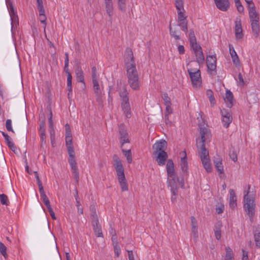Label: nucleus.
Here are the masks:
<instances>
[{
    "label": "nucleus",
    "mask_w": 260,
    "mask_h": 260,
    "mask_svg": "<svg viewBox=\"0 0 260 260\" xmlns=\"http://www.w3.org/2000/svg\"><path fill=\"white\" fill-rule=\"evenodd\" d=\"M125 66L127 82L132 89L138 90L140 89V81L133 52L127 48L125 50Z\"/></svg>",
    "instance_id": "nucleus-1"
},
{
    "label": "nucleus",
    "mask_w": 260,
    "mask_h": 260,
    "mask_svg": "<svg viewBox=\"0 0 260 260\" xmlns=\"http://www.w3.org/2000/svg\"><path fill=\"white\" fill-rule=\"evenodd\" d=\"M167 172V185L170 187L172 193L171 201L175 202L176 201L178 194V183L181 187H184V179L183 177H178L176 180L175 172L174 170V165L173 160L171 159L168 160L166 165Z\"/></svg>",
    "instance_id": "nucleus-2"
},
{
    "label": "nucleus",
    "mask_w": 260,
    "mask_h": 260,
    "mask_svg": "<svg viewBox=\"0 0 260 260\" xmlns=\"http://www.w3.org/2000/svg\"><path fill=\"white\" fill-rule=\"evenodd\" d=\"M250 186L248 185V190L244 191V208L248 214L251 222L253 221V217L255 214V200L253 193H250L249 191Z\"/></svg>",
    "instance_id": "nucleus-3"
},
{
    "label": "nucleus",
    "mask_w": 260,
    "mask_h": 260,
    "mask_svg": "<svg viewBox=\"0 0 260 260\" xmlns=\"http://www.w3.org/2000/svg\"><path fill=\"white\" fill-rule=\"evenodd\" d=\"M119 94L121 98V106L122 111L126 117L129 118L131 117L132 114L128 96V92L125 86H123L122 89L119 90Z\"/></svg>",
    "instance_id": "nucleus-4"
},
{
    "label": "nucleus",
    "mask_w": 260,
    "mask_h": 260,
    "mask_svg": "<svg viewBox=\"0 0 260 260\" xmlns=\"http://www.w3.org/2000/svg\"><path fill=\"white\" fill-rule=\"evenodd\" d=\"M249 16L253 34L257 38L260 31L258 13L256 11L255 9H253L249 10Z\"/></svg>",
    "instance_id": "nucleus-5"
},
{
    "label": "nucleus",
    "mask_w": 260,
    "mask_h": 260,
    "mask_svg": "<svg viewBox=\"0 0 260 260\" xmlns=\"http://www.w3.org/2000/svg\"><path fill=\"white\" fill-rule=\"evenodd\" d=\"M7 6L9 12L11 20V31L12 34L14 33L15 30L17 28L19 24L18 17L17 15V12L14 10L12 3L9 1H6Z\"/></svg>",
    "instance_id": "nucleus-6"
},
{
    "label": "nucleus",
    "mask_w": 260,
    "mask_h": 260,
    "mask_svg": "<svg viewBox=\"0 0 260 260\" xmlns=\"http://www.w3.org/2000/svg\"><path fill=\"white\" fill-rule=\"evenodd\" d=\"M200 134L201 138L197 139V146L199 147L200 143H207L211 140V133L209 129L206 127L200 126Z\"/></svg>",
    "instance_id": "nucleus-7"
},
{
    "label": "nucleus",
    "mask_w": 260,
    "mask_h": 260,
    "mask_svg": "<svg viewBox=\"0 0 260 260\" xmlns=\"http://www.w3.org/2000/svg\"><path fill=\"white\" fill-rule=\"evenodd\" d=\"M216 57L215 54L212 55H207L206 58L207 67L208 71L209 72H216Z\"/></svg>",
    "instance_id": "nucleus-8"
},
{
    "label": "nucleus",
    "mask_w": 260,
    "mask_h": 260,
    "mask_svg": "<svg viewBox=\"0 0 260 260\" xmlns=\"http://www.w3.org/2000/svg\"><path fill=\"white\" fill-rule=\"evenodd\" d=\"M119 133L120 135L119 139L120 140L121 147H123L124 143L129 142L128 134L125 129L123 124H121L119 125Z\"/></svg>",
    "instance_id": "nucleus-9"
},
{
    "label": "nucleus",
    "mask_w": 260,
    "mask_h": 260,
    "mask_svg": "<svg viewBox=\"0 0 260 260\" xmlns=\"http://www.w3.org/2000/svg\"><path fill=\"white\" fill-rule=\"evenodd\" d=\"M189 76L192 86L194 88H198L201 86L202 84V79L200 71H197V73H190Z\"/></svg>",
    "instance_id": "nucleus-10"
},
{
    "label": "nucleus",
    "mask_w": 260,
    "mask_h": 260,
    "mask_svg": "<svg viewBox=\"0 0 260 260\" xmlns=\"http://www.w3.org/2000/svg\"><path fill=\"white\" fill-rule=\"evenodd\" d=\"M92 83L93 85L94 92L96 96V101L99 104H102L103 103L102 100V93L100 88L98 79L92 80Z\"/></svg>",
    "instance_id": "nucleus-11"
},
{
    "label": "nucleus",
    "mask_w": 260,
    "mask_h": 260,
    "mask_svg": "<svg viewBox=\"0 0 260 260\" xmlns=\"http://www.w3.org/2000/svg\"><path fill=\"white\" fill-rule=\"evenodd\" d=\"M167 147V143L165 140H161L156 141L152 146L154 150L153 154L161 152V151H165Z\"/></svg>",
    "instance_id": "nucleus-12"
},
{
    "label": "nucleus",
    "mask_w": 260,
    "mask_h": 260,
    "mask_svg": "<svg viewBox=\"0 0 260 260\" xmlns=\"http://www.w3.org/2000/svg\"><path fill=\"white\" fill-rule=\"evenodd\" d=\"M235 37L237 40L241 39L243 37L240 18L237 17L235 20Z\"/></svg>",
    "instance_id": "nucleus-13"
},
{
    "label": "nucleus",
    "mask_w": 260,
    "mask_h": 260,
    "mask_svg": "<svg viewBox=\"0 0 260 260\" xmlns=\"http://www.w3.org/2000/svg\"><path fill=\"white\" fill-rule=\"evenodd\" d=\"M118 180L122 191L128 190V185L125 177L124 171L116 173Z\"/></svg>",
    "instance_id": "nucleus-14"
},
{
    "label": "nucleus",
    "mask_w": 260,
    "mask_h": 260,
    "mask_svg": "<svg viewBox=\"0 0 260 260\" xmlns=\"http://www.w3.org/2000/svg\"><path fill=\"white\" fill-rule=\"evenodd\" d=\"M221 113L222 116V121L223 126L227 128L232 121V116L230 113L225 109L221 110Z\"/></svg>",
    "instance_id": "nucleus-15"
},
{
    "label": "nucleus",
    "mask_w": 260,
    "mask_h": 260,
    "mask_svg": "<svg viewBox=\"0 0 260 260\" xmlns=\"http://www.w3.org/2000/svg\"><path fill=\"white\" fill-rule=\"evenodd\" d=\"M197 148L201 160L209 158V152L205 148V143H200Z\"/></svg>",
    "instance_id": "nucleus-16"
},
{
    "label": "nucleus",
    "mask_w": 260,
    "mask_h": 260,
    "mask_svg": "<svg viewBox=\"0 0 260 260\" xmlns=\"http://www.w3.org/2000/svg\"><path fill=\"white\" fill-rule=\"evenodd\" d=\"M156 156V161L159 166H164L165 165L166 161L168 158V154L165 151H161V152H159L154 154Z\"/></svg>",
    "instance_id": "nucleus-17"
},
{
    "label": "nucleus",
    "mask_w": 260,
    "mask_h": 260,
    "mask_svg": "<svg viewBox=\"0 0 260 260\" xmlns=\"http://www.w3.org/2000/svg\"><path fill=\"white\" fill-rule=\"evenodd\" d=\"M213 162L218 173L220 174L223 173V166L222 164V159L221 157L219 155H217L214 157Z\"/></svg>",
    "instance_id": "nucleus-18"
},
{
    "label": "nucleus",
    "mask_w": 260,
    "mask_h": 260,
    "mask_svg": "<svg viewBox=\"0 0 260 260\" xmlns=\"http://www.w3.org/2000/svg\"><path fill=\"white\" fill-rule=\"evenodd\" d=\"M68 154L69 155L68 161L72 171L78 170V169L76 160L75 159V152L71 151V152H68Z\"/></svg>",
    "instance_id": "nucleus-19"
},
{
    "label": "nucleus",
    "mask_w": 260,
    "mask_h": 260,
    "mask_svg": "<svg viewBox=\"0 0 260 260\" xmlns=\"http://www.w3.org/2000/svg\"><path fill=\"white\" fill-rule=\"evenodd\" d=\"M215 3L217 8L222 11H226L230 7L229 0H220Z\"/></svg>",
    "instance_id": "nucleus-20"
},
{
    "label": "nucleus",
    "mask_w": 260,
    "mask_h": 260,
    "mask_svg": "<svg viewBox=\"0 0 260 260\" xmlns=\"http://www.w3.org/2000/svg\"><path fill=\"white\" fill-rule=\"evenodd\" d=\"M229 204L232 209H235L237 207V198L235 191L233 189L230 190Z\"/></svg>",
    "instance_id": "nucleus-21"
},
{
    "label": "nucleus",
    "mask_w": 260,
    "mask_h": 260,
    "mask_svg": "<svg viewBox=\"0 0 260 260\" xmlns=\"http://www.w3.org/2000/svg\"><path fill=\"white\" fill-rule=\"evenodd\" d=\"M184 156L181 159L180 167L183 175H187L188 164L187 161V157L186 152L183 151Z\"/></svg>",
    "instance_id": "nucleus-22"
},
{
    "label": "nucleus",
    "mask_w": 260,
    "mask_h": 260,
    "mask_svg": "<svg viewBox=\"0 0 260 260\" xmlns=\"http://www.w3.org/2000/svg\"><path fill=\"white\" fill-rule=\"evenodd\" d=\"M113 160L115 162L114 166L116 173L124 171L122 164L118 156L116 154L113 155Z\"/></svg>",
    "instance_id": "nucleus-23"
},
{
    "label": "nucleus",
    "mask_w": 260,
    "mask_h": 260,
    "mask_svg": "<svg viewBox=\"0 0 260 260\" xmlns=\"http://www.w3.org/2000/svg\"><path fill=\"white\" fill-rule=\"evenodd\" d=\"M2 134L5 138V140L7 143L8 146L13 151H15V149L16 148L15 146L14 143L12 142V139L10 136L6 133L4 132H2Z\"/></svg>",
    "instance_id": "nucleus-24"
},
{
    "label": "nucleus",
    "mask_w": 260,
    "mask_h": 260,
    "mask_svg": "<svg viewBox=\"0 0 260 260\" xmlns=\"http://www.w3.org/2000/svg\"><path fill=\"white\" fill-rule=\"evenodd\" d=\"M224 101L228 107L231 108L233 106V94L230 90H227L224 98Z\"/></svg>",
    "instance_id": "nucleus-25"
},
{
    "label": "nucleus",
    "mask_w": 260,
    "mask_h": 260,
    "mask_svg": "<svg viewBox=\"0 0 260 260\" xmlns=\"http://www.w3.org/2000/svg\"><path fill=\"white\" fill-rule=\"evenodd\" d=\"M170 35L175 40H178L181 39V32L179 29L173 28L171 27V24L169 25Z\"/></svg>",
    "instance_id": "nucleus-26"
},
{
    "label": "nucleus",
    "mask_w": 260,
    "mask_h": 260,
    "mask_svg": "<svg viewBox=\"0 0 260 260\" xmlns=\"http://www.w3.org/2000/svg\"><path fill=\"white\" fill-rule=\"evenodd\" d=\"M75 74L77 80L78 82L84 83V78L83 76V72L80 66H78L75 69Z\"/></svg>",
    "instance_id": "nucleus-27"
},
{
    "label": "nucleus",
    "mask_w": 260,
    "mask_h": 260,
    "mask_svg": "<svg viewBox=\"0 0 260 260\" xmlns=\"http://www.w3.org/2000/svg\"><path fill=\"white\" fill-rule=\"evenodd\" d=\"M176 8L177 10L178 21L185 20L187 16L184 14L185 11L184 6L176 7Z\"/></svg>",
    "instance_id": "nucleus-28"
},
{
    "label": "nucleus",
    "mask_w": 260,
    "mask_h": 260,
    "mask_svg": "<svg viewBox=\"0 0 260 260\" xmlns=\"http://www.w3.org/2000/svg\"><path fill=\"white\" fill-rule=\"evenodd\" d=\"M254 241L257 248L260 247V228H256L253 231Z\"/></svg>",
    "instance_id": "nucleus-29"
},
{
    "label": "nucleus",
    "mask_w": 260,
    "mask_h": 260,
    "mask_svg": "<svg viewBox=\"0 0 260 260\" xmlns=\"http://www.w3.org/2000/svg\"><path fill=\"white\" fill-rule=\"evenodd\" d=\"M191 224L192 228V232L193 233L194 236L196 237H198V222L197 220L194 216H191Z\"/></svg>",
    "instance_id": "nucleus-30"
},
{
    "label": "nucleus",
    "mask_w": 260,
    "mask_h": 260,
    "mask_svg": "<svg viewBox=\"0 0 260 260\" xmlns=\"http://www.w3.org/2000/svg\"><path fill=\"white\" fill-rule=\"evenodd\" d=\"M105 2V8L108 16L111 18L113 14V6L112 1H108Z\"/></svg>",
    "instance_id": "nucleus-31"
},
{
    "label": "nucleus",
    "mask_w": 260,
    "mask_h": 260,
    "mask_svg": "<svg viewBox=\"0 0 260 260\" xmlns=\"http://www.w3.org/2000/svg\"><path fill=\"white\" fill-rule=\"evenodd\" d=\"M196 56V61L199 63V64H203L205 61V57L203 54V52L202 49L199 50V51L194 53Z\"/></svg>",
    "instance_id": "nucleus-32"
},
{
    "label": "nucleus",
    "mask_w": 260,
    "mask_h": 260,
    "mask_svg": "<svg viewBox=\"0 0 260 260\" xmlns=\"http://www.w3.org/2000/svg\"><path fill=\"white\" fill-rule=\"evenodd\" d=\"M66 143L68 152H75L72 143V137H66Z\"/></svg>",
    "instance_id": "nucleus-33"
},
{
    "label": "nucleus",
    "mask_w": 260,
    "mask_h": 260,
    "mask_svg": "<svg viewBox=\"0 0 260 260\" xmlns=\"http://www.w3.org/2000/svg\"><path fill=\"white\" fill-rule=\"evenodd\" d=\"M204 168L207 172H210L212 170L209 158L201 160Z\"/></svg>",
    "instance_id": "nucleus-34"
},
{
    "label": "nucleus",
    "mask_w": 260,
    "mask_h": 260,
    "mask_svg": "<svg viewBox=\"0 0 260 260\" xmlns=\"http://www.w3.org/2000/svg\"><path fill=\"white\" fill-rule=\"evenodd\" d=\"M67 87L69 92L72 91V76L69 71H67Z\"/></svg>",
    "instance_id": "nucleus-35"
},
{
    "label": "nucleus",
    "mask_w": 260,
    "mask_h": 260,
    "mask_svg": "<svg viewBox=\"0 0 260 260\" xmlns=\"http://www.w3.org/2000/svg\"><path fill=\"white\" fill-rule=\"evenodd\" d=\"M179 22V23L176 26L181 27L182 30L184 31L185 34L186 35L188 31L187 21L186 19L185 20H182Z\"/></svg>",
    "instance_id": "nucleus-36"
},
{
    "label": "nucleus",
    "mask_w": 260,
    "mask_h": 260,
    "mask_svg": "<svg viewBox=\"0 0 260 260\" xmlns=\"http://www.w3.org/2000/svg\"><path fill=\"white\" fill-rule=\"evenodd\" d=\"M122 151L124 156L126 157L127 162L129 164L131 163L132 161V157L131 150H125L122 149Z\"/></svg>",
    "instance_id": "nucleus-37"
},
{
    "label": "nucleus",
    "mask_w": 260,
    "mask_h": 260,
    "mask_svg": "<svg viewBox=\"0 0 260 260\" xmlns=\"http://www.w3.org/2000/svg\"><path fill=\"white\" fill-rule=\"evenodd\" d=\"M94 232L96 235L98 237H103V235L102 232L100 224H98L96 226H92Z\"/></svg>",
    "instance_id": "nucleus-38"
},
{
    "label": "nucleus",
    "mask_w": 260,
    "mask_h": 260,
    "mask_svg": "<svg viewBox=\"0 0 260 260\" xmlns=\"http://www.w3.org/2000/svg\"><path fill=\"white\" fill-rule=\"evenodd\" d=\"M118 5L119 9L123 12L126 11L125 0H118Z\"/></svg>",
    "instance_id": "nucleus-39"
},
{
    "label": "nucleus",
    "mask_w": 260,
    "mask_h": 260,
    "mask_svg": "<svg viewBox=\"0 0 260 260\" xmlns=\"http://www.w3.org/2000/svg\"><path fill=\"white\" fill-rule=\"evenodd\" d=\"M7 249L6 246L2 242H0V252L5 258L8 257Z\"/></svg>",
    "instance_id": "nucleus-40"
},
{
    "label": "nucleus",
    "mask_w": 260,
    "mask_h": 260,
    "mask_svg": "<svg viewBox=\"0 0 260 260\" xmlns=\"http://www.w3.org/2000/svg\"><path fill=\"white\" fill-rule=\"evenodd\" d=\"M190 45L193 50L194 53L202 49L201 46L197 44V41H194L193 43H190Z\"/></svg>",
    "instance_id": "nucleus-41"
},
{
    "label": "nucleus",
    "mask_w": 260,
    "mask_h": 260,
    "mask_svg": "<svg viewBox=\"0 0 260 260\" xmlns=\"http://www.w3.org/2000/svg\"><path fill=\"white\" fill-rule=\"evenodd\" d=\"M0 201L2 205L6 206L9 205V201L8 197L5 194H0Z\"/></svg>",
    "instance_id": "nucleus-42"
},
{
    "label": "nucleus",
    "mask_w": 260,
    "mask_h": 260,
    "mask_svg": "<svg viewBox=\"0 0 260 260\" xmlns=\"http://www.w3.org/2000/svg\"><path fill=\"white\" fill-rule=\"evenodd\" d=\"M226 255L224 260H231L233 258V253L232 249L229 247H226L225 249Z\"/></svg>",
    "instance_id": "nucleus-43"
},
{
    "label": "nucleus",
    "mask_w": 260,
    "mask_h": 260,
    "mask_svg": "<svg viewBox=\"0 0 260 260\" xmlns=\"http://www.w3.org/2000/svg\"><path fill=\"white\" fill-rule=\"evenodd\" d=\"M215 236L217 240H219L221 238L220 225L219 226L216 225L214 229Z\"/></svg>",
    "instance_id": "nucleus-44"
},
{
    "label": "nucleus",
    "mask_w": 260,
    "mask_h": 260,
    "mask_svg": "<svg viewBox=\"0 0 260 260\" xmlns=\"http://www.w3.org/2000/svg\"><path fill=\"white\" fill-rule=\"evenodd\" d=\"M114 253L117 257H119V255L121 253V249L120 246L118 245V243H114Z\"/></svg>",
    "instance_id": "nucleus-45"
},
{
    "label": "nucleus",
    "mask_w": 260,
    "mask_h": 260,
    "mask_svg": "<svg viewBox=\"0 0 260 260\" xmlns=\"http://www.w3.org/2000/svg\"><path fill=\"white\" fill-rule=\"evenodd\" d=\"M162 99L164 100L165 105H172L170 98L169 97L167 93H164L162 94Z\"/></svg>",
    "instance_id": "nucleus-46"
},
{
    "label": "nucleus",
    "mask_w": 260,
    "mask_h": 260,
    "mask_svg": "<svg viewBox=\"0 0 260 260\" xmlns=\"http://www.w3.org/2000/svg\"><path fill=\"white\" fill-rule=\"evenodd\" d=\"M232 59L233 63L236 67H240L241 66V63L238 55L232 57Z\"/></svg>",
    "instance_id": "nucleus-47"
},
{
    "label": "nucleus",
    "mask_w": 260,
    "mask_h": 260,
    "mask_svg": "<svg viewBox=\"0 0 260 260\" xmlns=\"http://www.w3.org/2000/svg\"><path fill=\"white\" fill-rule=\"evenodd\" d=\"M189 40L190 43H193L194 41H197L194 31L192 29L189 30Z\"/></svg>",
    "instance_id": "nucleus-48"
},
{
    "label": "nucleus",
    "mask_w": 260,
    "mask_h": 260,
    "mask_svg": "<svg viewBox=\"0 0 260 260\" xmlns=\"http://www.w3.org/2000/svg\"><path fill=\"white\" fill-rule=\"evenodd\" d=\"M6 127L7 131L12 132L14 133V131L12 127V121L11 119H7L6 122Z\"/></svg>",
    "instance_id": "nucleus-49"
},
{
    "label": "nucleus",
    "mask_w": 260,
    "mask_h": 260,
    "mask_svg": "<svg viewBox=\"0 0 260 260\" xmlns=\"http://www.w3.org/2000/svg\"><path fill=\"white\" fill-rule=\"evenodd\" d=\"M41 199L42 200L47 208L51 206L50 201L46 195L41 197Z\"/></svg>",
    "instance_id": "nucleus-50"
},
{
    "label": "nucleus",
    "mask_w": 260,
    "mask_h": 260,
    "mask_svg": "<svg viewBox=\"0 0 260 260\" xmlns=\"http://www.w3.org/2000/svg\"><path fill=\"white\" fill-rule=\"evenodd\" d=\"M66 129V137H72L71 130L69 124L67 123L65 125Z\"/></svg>",
    "instance_id": "nucleus-51"
},
{
    "label": "nucleus",
    "mask_w": 260,
    "mask_h": 260,
    "mask_svg": "<svg viewBox=\"0 0 260 260\" xmlns=\"http://www.w3.org/2000/svg\"><path fill=\"white\" fill-rule=\"evenodd\" d=\"M39 133H45V122L44 120L40 123Z\"/></svg>",
    "instance_id": "nucleus-52"
},
{
    "label": "nucleus",
    "mask_w": 260,
    "mask_h": 260,
    "mask_svg": "<svg viewBox=\"0 0 260 260\" xmlns=\"http://www.w3.org/2000/svg\"><path fill=\"white\" fill-rule=\"evenodd\" d=\"M91 220L92 226H96L98 224H99L98 215H92L91 216Z\"/></svg>",
    "instance_id": "nucleus-53"
},
{
    "label": "nucleus",
    "mask_w": 260,
    "mask_h": 260,
    "mask_svg": "<svg viewBox=\"0 0 260 260\" xmlns=\"http://www.w3.org/2000/svg\"><path fill=\"white\" fill-rule=\"evenodd\" d=\"M230 158L234 161L236 162L237 161V156L236 153L234 151H231L229 154Z\"/></svg>",
    "instance_id": "nucleus-54"
},
{
    "label": "nucleus",
    "mask_w": 260,
    "mask_h": 260,
    "mask_svg": "<svg viewBox=\"0 0 260 260\" xmlns=\"http://www.w3.org/2000/svg\"><path fill=\"white\" fill-rule=\"evenodd\" d=\"M229 50H230V53L231 56V57L237 55L233 46L231 44H229Z\"/></svg>",
    "instance_id": "nucleus-55"
},
{
    "label": "nucleus",
    "mask_w": 260,
    "mask_h": 260,
    "mask_svg": "<svg viewBox=\"0 0 260 260\" xmlns=\"http://www.w3.org/2000/svg\"><path fill=\"white\" fill-rule=\"evenodd\" d=\"M245 2H246V3L248 5V7L249 10L253 9H253H255L254 4L252 1L245 0Z\"/></svg>",
    "instance_id": "nucleus-56"
},
{
    "label": "nucleus",
    "mask_w": 260,
    "mask_h": 260,
    "mask_svg": "<svg viewBox=\"0 0 260 260\" xmlns=\"http://www.w3.org/2000/svg\"><path fill=\"white\" fill-rule=\"evenodd\" d=\"M238 78L240 85L243 86L245 85V82L241 73H239Z\"/></svg>",
    "instance_id": "nucleus-57"
},
{
    "label": "nucleus",
    "mask_w": 260,
    "mask_h": 260,
    "mask_svg": "<svg viewBox=\"0 0 260 260\" xmlns=\"http://www.w3.org/2000/svg\"><path fill=\"white\" fill-rule=\"evenodd\" d=\"M41 141V146L43 144H46V134L45 133H40V134Z\"/></svg>",
    "instance_id": "nucleus-58"
},
{
    "label": "nucleus",
    "mask_w": 260,
    "mask_h": 260,
    "mask_svg": "<svg viewBox=\"0 0 260 260\" xmlns=\"http://www.w3.org/2000/svg\"><path fill=\"white\" fill-rule=\"evenodd\" d=\"M47 208V209L48 210V212H49L50 215L51 216L52 218L53 219H54V220L56 219V218L55 217V213H54L53 209H52L51 207L50 206V207H48Z\"/></svg>",
    "instance_id": "nucleus-59"
},
{
    "label": "nucleus",
    "mask_w": 260,
    "mask_h": 260,
    "mask_svg": "<svg viewBox=\"0 0 260 260\" xmlns=\"http://www.w3.org/2000/svg\"><path fill=\"white\" fill-rule=\"evenodd\" d=\"M92 79H98V77L96 75V69L95 67H93L92 68Z\"/></svg>",
    "instance_id": "nucleus-60"
},
{
    "label": "nucleus",
    "mask_w": 260,
    "mask_h": 260,
    "mask_svg": "<svg viewBox=\"0 0 260 260\" xmlns=\"http://www.w3.org/2000/svg\"><path fill=\"white\" fill-rule=\"evenodd\" d=\"M72 172L74 175L75 180L76 183H78L79 182V174L78 170L74 171H72Z\"/></svg>",
    "instance_id": "nucleus-61"
},
{
    "label": "nucleus",
    "mask_w": 260,
    "mask_h": 260,
    "mask_svg": "<svg viewBox=\"0 0 260 260\" xmlns=\"http://www.w3.org/2000/svg\"><path fill=\"white\" fill-rule=\"evenodd\" d=\"M216 212L218 214L222 213L224 211V206L223 205H220L216 208Z\"/></svg>",
    "instance_id": "nucleus-62"
},
{
    "label": "nucleus",
    "mask_w": 260,
    "mask_h": 260,
    "mask_svg": "<svg viewBox=\"0 0 260 260\" xmlns=\"http://www.w3.org/2000/svg\"><path fill=\"white\" fill-rule=\"evenodd\" d=\"M39 16H40V22L42 23L45 24V26H44V30H45V27H46V16H45V15H40Z\"/></svg>",
    "instance_id": "nucleus-63"
},
{
    "label": "nucleus",
    "mask_w": 260,
    "mask_h": 260,
    "mask_svg": "<svg viewBox=\"0 0 260 260\" xmlns=\"http://www.w3.org/2000/svg\"><path fill=\"white\" fill-rule=\"evenodd\" d=\"M183 4V0H175V5L176 7L184 6Z\"/></svg>",
    "instance_id": "nucleus-64"
}]
</instances>
